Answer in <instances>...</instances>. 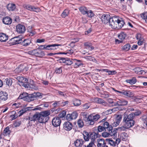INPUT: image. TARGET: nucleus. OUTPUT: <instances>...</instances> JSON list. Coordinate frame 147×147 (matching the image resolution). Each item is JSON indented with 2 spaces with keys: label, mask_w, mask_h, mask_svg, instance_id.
Instances as JSON below:
<instances>
[{
  "label": "nucleus",
  "mask_w": 147,
  "mask_h": 147,
  "mask_svg": "<svg viewBox=\"0 0 147 147\" xmlns=\"http://www.w3.org/2000/svg\"><path fill=\"white\" fill-rule=\"evenodd\" d=\"M92 101L106 106L108 105V103L104 100L100 98L96 97L93 98Z\"/></svg>",
  "instance_id": "nucleus-8"
},
{
  "label": "nucleus",
  "mask_w": 147,
  "mask_h": 147,
  "mask_svg": "<svg viewBox=\"0 0 147 147\" xmlns=\"http://www.w3.org/2000/svg\"><path fill=\"white\" fill-rule=\"evenodd\" d=\"M133 113L134 115V117L135 116H138L141 114V112L140 110H137L136 112L132 113L131 114Z\"/></svg>",
  "instance_id": "nucleus-63"
},
{
  "label": "nucleus",
  "mask_w": 147,
  "mask_h": 147,
  "mask_svg": "<svg viewBox=\"0 0 147 147\" xmlns=\"http://www.w3.org/2000/svg\"><path fill=\"white\" fill-rule=\"evenodd\" d=\"M125 82L127 83L130 84H133L136 82L137 79L136 77H133L131 79L126 80Z\"/></svg>",
  "instance_id": "nucleus-27"
},
{
  "label": "nucleus",
  "mask_w": 147,
  "mask_h": 147,
  "mask_svg": "<svg viewBox=\"0 0 147 147\" xmlns=\"http://www.w3.org/2000/svg\"><path fill=\"white\" fill-rule=\"evenodd\" d=\"M66 115V112L64 111H62L61 113H60L59 115V118H63Z\"/></svg>",
  "instance_id": "nucleus-61"
},
{
  "label": "nucleus",
  "mask_w": 147,
  "mask_h": 147,
  "mask_svg": "<svg viewBox=\"0 0 147 147\" xmlns=\"http://www.w3.org/2000/svg\"><path fill=\"white\" fill-rule=\"evenodd\" d=\"M83 138L85 141H87L89 140V136L87 132L85 131L84 132L83 134Z\"/></svg>",
  "instance_id": "nucleus-38"
},
{
  "label": "nucleus",
  "mask_w": 147,
  "mask_h": 147,
  "mask_svg": "<svg viewBox=\"0 0 147 147\" xmlns=\"http://www.w3.org/2000/svg\"><path fill=\"white\" fill-rule=\"evenodd\" d=\"M78 125L79 127H82L84 125L83 121L81 119H79L78 122Z\"/></svg>",
  "instance_id": "nucleus-51"
},
{
  "label": "nucleus",
  "mask_w": 147,
  "mask_h": 147,
  "mask_svg": "<svg viewBox=\"0 0 147 147\" xmlns=\"http://www.w3.org/2000/svg\"><path fill=\"white\" fill-rule=\"evenodd\" d=\"M96 143L97 147H108L107 145L106 139L105 141L103 139H97Z\"/></svg>",
  "instance_id": "nucleus-5"
},
{
  "label": "nucleus",
  "mask_w": 147,
  "mask_h": 147,
  "mask_svg": "<svg viewBox=\"0 0 147 147\" xmlns=\"http://www.w3.org/2000/svg\"><path fill=\"white\" fill-rule=\"evenodd\" d=\"M33 95L35 99H36L37 98H42L41 94L40 92H36L33 93Z\"/></svg>",
  "instance_id": "nucleus-43"
},
{
  "label": "nucleus",
  "mask_w": 147,
  "mask_h": 147,
  "mask_svg": "<svg viewBox=\"0 0 147 147\" xmlns=\"http://www.w3.org/2000/svg\"><path fill=\"white\" fill-rule=\"evenodd\" d=\"M2 21L3 23L5 24L9 25L12 23V20L10 17L7 16L3 18Z\"/></svg>",
  "instance_id": "nucleus-14"
},
{
  "label": "nucleus",
  "mask_w": 147,
  "mask_h": 147,
  "mask_svg": "<svg viewBox=\"0 0 147 147\" xmlns=\"http://www.w3.org/2000/svg\"><path fill=\"white\" fill-rule=\"evenodd\" d=\"M34 7V6H32L30 5H28L25 6V8L28 10L31 11H33Z\"/></svg>",
  "instance_id": "nucleus-55"
},
{
  "label": "nucleus",
  "mask_w": 147,
  "mask_h": 147,
  "mask_svg": "<svg viewBox=\"0 0 147 147\" xmlns=\"http://www.w3.org/2000/svg\"><path fill=\"white\" fill-rule=\"evenodd\" d=\"M86 14H87L88 16L90 18H92L94 15V14L91 10H88Z\"/></svg>",
  "instance_id": "nucleus-50"
},
{
  "label": "nucleus",
  "mask_w": 147,
  "mask_h": 147,
  "mask_svg": "<svg viewBox=\"0 0 147 147\" xmlns=\"http://www.w3.org/2000/svg\"><path fill=\"white\" fill-rule=\"evenodd\" d=\"M78 113L76 112H74L71 114V116L73 119H76L78 116Z\"/></svg>",
  "instance_id": "nucleus-56"
},
{
  "label": "nucleus",
  "mask_w": 147,
  "mask_h": 147,
  "mask_svg": "<svg viewBox=\"0 0 147 147\" xmlns=\"http://www.w3.org/2000/svg\"><path fill=\"white\" fill-rule=\"evenodd\" d=\"M128 134L125 132H122L121 134L120 139L125 141L128 137Z\"/></svg>",
  "instance_id": "nucleus-32"
},
{
  "label": "nucleus",
  "mask_w": 147,
  "mask_h": 147,
  "mask_svg": "<svg viewBox=\"0 0 147 147\" xmlns=\"http://www.w3.org/2000/svg\"><path fill=\"white\" fill-rule=\"evenodd\" d=\"M24 69V65H21L18 68L16 69L15 71V72L18 73L22 71Z\"/></svg>",
  "instance_id": "nucleus-36"
},
{
  "label": "nucleus",
  "mask_w": 147,
  "mask_h": 147,
  "mask_svg": "<svg viewBox=\"0 0 147 147\" xmlns=\"http://www.w3.org/2000/svg\"><path fill=\"white\" fill-rule=\"evenodd\" d=\"M84 120L86 122H87L90 125H93L94 123V121H97L100 117V115L97 114L95 115H90L86 117V113H84Z\"/></svg>",
  "instance_id": "nucleus-2"
},
{
  "label": "nucleus",
  "mask_w": 147,
  "mask_h": 147,
  "mask_svg": "<svg viewBox=\"0 0 147 147\" xmlns=\"http://www.w3.org/2000/svg\"><path fill=\"white\" fill-rule=\"evenodd\" d=\"M61 46V45L58 44H54L52 45H47V50H55L57 48H56V47Z\"/></svg>",
  "instance_id": "nucleus-21"
},
{
  "label": "nucleus",
  "mask_w": 147,
  "mask_h": 147,
  "mask_svg": "<svg viewBox=\"0 0 147 147\" xmlns=\"http://www.w3.org/2000/svg\"><path fill=\"white\" fill-rule=\"evenodd\" d=\"M110 135L109 133L107 132H103L102 134V136L103 137L106 138L108 137Z\"/></svg>",
  "instance_id": "nucleus-64"
},
{
  "label": "nucleus",
  "mask_w": 147,
  "mask_h": 147,
  "mask_svg": "<svg viewBox=\"0 0 147 147\" xmlns=\"http://www.w3.org/2000/svg\"><path fill=\"white\" fill-rule=\"evenodd\" d=\"M16 30L19 34H23L26 31L25 27L23 24H18L16 26Z\"/></svg>",
  "instance_id": "nucleus-3"
},
{
  "label": "nucleus",
  "mask_w": 147,
  "mask_h": 147,
  "mask_svg": "<svg viewBox=\"0 0 147 147\" xmlns=\"http://www.w3.org/2000/svg\"><path fill=\"white\" fill-rule=\"evenodd\" d=\"M107 144H109L111 146H115L116 145V143L113 140L110 139H106Z\"/></svg>",
  "instance_id": "nucleus-40"
},
{
  "label": "nucleus",
  "mask_w": 147,
  "mask_h": 147,
  "mask_svg": "<svg viewBox=\"0 0 147 147\" xmlns=\"http://www.w3.org/2000/svg\"><path fill=\"white\" fill-rule=\"evenodd\" d=\"M131 46L129 44L127 43L122 47L121 49L123 51H127L130 48Z\"/></svg>",
  "instance_id": "nucleus-35"
},
{
  "label": "nucleus",
  "mask_w": 147,
  "mask_h": 147,
  "mask_svg": "<svg viewBox=\"0 0 147 147\" xmlns=\"http://www.w3.org/2000/svg\"><path fill=\"white\" fill-rule=\"evenodd\" d=\"M107 100L108 102L110 104H113L111 105L112 106H114V105L115 103H116V102H114L113 101V99L111 98H109Z\"/></svg>",
  "instance_id": "nucleus-57"
},
{
  "label": "nucleus",
  "mask_w": 147,
  "mask_h": 147,
  "mask_svg": "<svg viewBox=\"0 0 147 147\" xmlns=\"http://www.w3.org/2000/svg\"><path fill=\"white\" fill-rule=\"evenodd\" d=\"M62 71L61 67L57 68H56L55 73L57 74H59L62 73Z\"/></svg>",
  "instance_id": "nucleus-48"
},
{
  "label": "nucleus",
  "mask_w": 147,
  "mask_h": 147,
  "mask_svg": "<svg viewBox=\"0 0 147 147\" xmlns=\"http://www.w3.org/2000/svg\"><path fill=\"white\" fill-rule=\"evenodd\" d=\"M11 41L12 42L13 45H14L21 43L22 40L21 38L18 36L11 39Z\"/></svg>",
  "instance_id": "nucleus-11"
},
{
  "label": "nucleus",
  "mask_w": 147,
  "mask_h": 147,
  "mask_svg": "<svg viewBox=\"0 0 147 147\" xmlns=\"http://www.w3.org/2000/svg\"><path fill=\"white\" fill-rule=\"evenodd\" d=\"M99 137V135L98 134L95 132H92L90 136V138L91 141L96 142H97V138Z\"/></svg>",
  "instance_id": "nucleus-12"
},
{
  "label": "nucleus",
  "mask_w": 147,
  "mask_h": 147,
  "mask_svg": "<svg viewBox=\"0 0 147 147\" xmlns=\"http://www.w3.org/2000/svg\"><path fill=\"white\" fill-rule=\"evenodd\" d=\"M8 38V36L6 34L3 33H0V41L1 42H5L7 40Z\"/></svg>",
  "instance_id": "nucleus-18"
},
{
  "label": "nucleus",
  "mask_w": 147,
  "mask_h": 147,
  "mask_svg": "<svg viewBox=\"0 0 147 147\" xmlns=\"http://www.w3.org/2000/svg\"><path fill=\"white\" fill-rule=\"evenodd\" d=\"M48 119V117H43L40 114L38 122L41 123H44L47 122Z\"/></svg>",
  "instance_id": "nucleus-22"
},
{
  "label": "nucleus",
  "mask_w": 147,
  "mask_h": 147,
  "mask_svg": "<svg viewBox=\"0 0 147 147\" xmlns=\"http://www.w3.org/2000/svg\"><path fill=\"white\" fill-rule=\"evenodd\" d=\"M80 11L83 15L86 14L88 11V10L85 7H81L79 8Z\"/></svg>",
  "instance_id": "nucleus-29"
},
{
  "label": "nucleus",
  "mask_w": 147,
  "mask_h": 147,
  "mask_svg": "<svg viewBox=\"0 0 147 147\" xmlns=\"http://www.w3.org/2000/svg\"><path fill=\"white\" fill-rule=\"evenodd\" d=\"M98 131L99 132H101L102 131H105V129L104 128L103 126H99L98 127Z\"/></svg>",
  "instance_id": "nucleus-58"
},
{
  "label": "nucleus",
  "mask_w": 147,
  "mask_h": 147,
  "mask_svg": "<svg viewBox=\"0 0 147 147\" xmlns=\"http://www.w3.org/2000/svg\"><path fill=\"white\" fill-rule=\"evenodd\" d=\"M30 88L34 89V90H37L38 89V87L35 84H30Z\"/></svg>",
  "instance_id": "nucleus-62"
},
{
  "label": "nucleus",
  "mask_w": 147,
  "mask_h": 147,
  "mask_svg": "<svg viewBox=\"0 0 147 147\" xmlns=\"http://www.w3.org/2000/svg\"><path fill=\"white\" fill-rule=\"evenodd\" d=\"M27 95V93L24 92L20 95L18 98L19 99H23L24 100H25V99L26 98Z\"/></svg>",
  "instance_id": "nucleus-45"
},
{
  "label": "nucleus",
  "mask_w": 147,
  "mask_h": 147,
  "mask_svg": "<svg viewBox=\"0 0 147 147\" xmlns=\"http://www.w3.org/2000/svg\"><path fill=\"white\" fill-rule=\"evenodd\" d=\"M57 93L60 96H62L64 97H66L67 96L64 92H62L60 91H58Z\"/></svg>",
  "instance_id": "nucleus-52"
},
{
  "label": "nucleus",
  "mask_w": 147,
  "mask_h": 147,
  "mask_svg": "<svg viewBox=\"0 0 147 147\" xmlns=\"http://www.w3.org/2000/svg\"><path fill=\"white\" fill-rule=\"evenodd\" d=\"M40 114L43 117H48V116L50 114V112L49 111H45L41 112Z\"/></svg>",
  "instance_id": "nucleus-33"
},
{
  "label": "nucleus",
  "mask_w": 147,
  "mask_h": 147,
  "mask_svg": "<svg viewBox=\"0 0 147 147\" xmlns=\"http://www.w3.org/2000/svg\"><path fill=\"white\" fill-rule=\"evenodd\" d=\"M117 129H113L112 128L110 130H109L108 131L111 136H115V135H117Z\"/></svg>",
  "instance_id": "nucleus-34"
},
{
  "label": "nucleus",
  "mask_w": 147,
  "mask_h": 147,
  "mask_svg": "<svg viewBox=\"0 0 147 147\" xmlns=\"http://www.w3.org/2000/svg\"><path fill=\"white\" fill-rule=\"evenodd\" d=\"M40 115V113H36L32 117H29L28 119L29 120V123L30 122L32 121H35L38 120V121L39 118V116Z\"/></svg>",
  "instance_id": "nucleus-15"
},
{
  "label": "nucleus",
  "mask_w": 147,
  "mask_h": 147,
  "mask_svg": "<svg viewBox=\"0 0 147 147\" xmlns=\"http://www.w3.org/2000/svg\"><path fill=\"white\" fill-rule=\"evenodd\" d=\"M5 83L7 85H8L9 86H10L11 85L12 81V80L11 79H8L7 78L5 80Z\"/></svg>",
  "instance_id": "nucleus-44"
},
{
  "label": "nucleus",
  "mask_w": 147,
  "mask_h": 147,
  "mask_svg": "<svg viewBox=\"0 0 147 147\" xmlns=\"http://www.w3.org/2000/svg\"><path fill=\"white\" fill-rule=\"evenodd\" d=\"M73 104L75 106H78L80 105L81 101L77 99H75L73 101Z\"/></svg>",
  "instance_id": "nucleus-41"
},
{
  "label": "nucleus",
  "mask_w": 147,
  "mask_h": 147,
  "mask_svg": "<svg viewBox=\"0 0 147 147\" xmlns=\"http://www.w3.org/2000/svg\"><path fill=\"white\" fill-rule=\"evenodd\" d=\"M28 110V109L27 108H24L22 110H21L19 112V113L20 114L19 115L20 116L22 115L24 113L26 112Z\"/></svg>",
  "instance_id": "nucleus-54"
},
{
  "label": "nucleus",
  "mask_w": 147,
  "mask_h": 147,
  "mask_svg": "<svg viewBox=\"0 0 147 147\" xmlns=\"http://www.w3.org/2000/svg\"><path fill=\"white\" fill-rule=\"evenodd\" d=\"M9 127H7L5 128L3 132L4 135L7 136L9 135L11 131L9 130Z\"/></svg>",
  "instance_id": "nucleus-39"
},
{
  "label": "nucleus",
  "mask_w": 147,
  "mask_h": 147,
  "mask_svg": "<svg viewBox=\"0 0 147 147\" xmlns=\"http://www.w3.org/2000/svg\"><path fill=\"white\" fill-rule=\"evenodd\" d=\"M128 103V101L124 99H118V100L115 103V106H124L126 105Z\"/></svg>",
  "instance_id": "nucleus-6"
},
{
  "label": "nucleus",
  "mask_w": 147,
  "mask_h": 147,
  "mask_svg": "<svg viewBox=\"0 0 147 147\" xmlns=\"http://www.w3.org/2000/svg\"><path fill=\"white\" fill-rule=\"evenodd\" d=\"M126 36L127 34L124 32H121L118 36V38L123 41L125 39Z\"/></svg>",
  "instance_id": "nucleus-28"
},
{
  "label": "nucleus",
  "mask_w": 147,
  "mask_h": 147,
  "mask_svg": "<svg viewBox=\"0 0 147 147\" xmlns=\"http://www.w3.org/2000/svg\"><path fill=\"white\" fill-rule=\"evenodd\" d=\"M16 5L14 4L13 3H9L7 6V9L9 11H13L16 8Z\"/></svg>",
  "instance_id": "nucleus-25"
},
{
  "label": "nucleus",
  "mask_w": 147,
  "mask_h": 147,
  "mask_svg": "<svg viewBox=\"0 0 147 147\" xmlns=\"http://www.w3.org/2000/svg\"><path fill=\"white\" fill-rule=\"evenodd\" d=\"M84 58L87 61H92L96 63H97V61L96 59L94 57L91 56H86L84 57Z\"/></svg>",
  "instance_id": "nucleus-31"
},
{
  "label": "nucleus",
  "mask_w": 147,
  "mask_h": 147,
  "mask_svg": "<svg viewBox=\"0 0 147 147\" xmlns=\"http://www.w3.org/2000/svg\"><path fill=\"white\" fill-rule=\"evenodd\" d=\"M105 129V131H106V129L107 130H110L112 128V127L111 125H110L109 123L107 122H105L103 124V126Z\"/></svg>",
  "instance_id": "nucleus-26"
},
{
  "label": "nucleus",
  "mask_w": 147,
  "mask_h": 147,
  "mask_svg": "<svg viewBox=\"0 0 147 147\" xmlns=\"http://www.w3.org/2000/svg\"><path fill=\"white\" fill-rule=\"evenodd\" d=\"M125 24L124 22L120 20L117 16L112 17L109 22V26L113 29H119L121 28Z\"/></svg>",
  "instance_id": "nucleus-1"
},
{
  "label": "nucleus",
  "mask_w": 147,
  "mask_h": 147,
  "mask_svg": "<svg viewBox=\"0 0 147 147\" xmlns=\"http://www.w3.org/2000/svg\"><path fill=\"white\" fill-rule=\"evenodd\" d=\"M16 79L19 82L22 83V85L24 83H27L28 81L26 78L22 76H18Z\"/></svg>",
  "instance_id": "nucleus-24"
},
{
  "label": "nucleus",
  "mask_w": 147,
  "mask_h": 147,
  "mask_svg": "<svg viewBox=\"0 0 147 147\" xmlns=\"http://www.w3.org/2000/svg\"><path fill=\"white\" fill-rule=\"evenodd\" d=\"M58 102L59 103L58 104L59 107H64L67 105L68 102L67 101H66L64 102H62L61 101H58Z\"/></svg>",
  "instance_id": "nucleus-47"
},
{
  "label": "nucleus",
  "mask_w": 147,
  "mask_h": 147,
  "mask_svg": "<svg viewBox=\"0 0 147 147\" xmlns=\"http://www.w3.org/2000/svg\"><path fill=\"white\" fill-rule=\"evenodd\" d=\"M66 58L61 57L58 60L59 62L60 63H65Z\"/></svg>",
  "instance_id": "nucleus-60"
},
{
  "label": "nucleus",
  "mask_w": 147,
  "mask_h": 147,
  "mask_svg": "<svg viewBox=\"0 0 147 147\" xmlns=\"http://www.w3.org/2000/svg\"><path fill=\"white\" fill-rule=\"evenodd\" d=\"M47 45H40L38 47V49L40 50H47Z\"/></svg>",
  "instance_id": "nucleus-59"
},
{
  "label": "nucleus",
  "mask_w": 147,
  "mask_h": 147,
  "mask_svg": "<svg viewBox=\"0 0 147 147\" xmlns=\"http://www.w3.org/2000/svg\"><path fill=\"white\" fill-rule=\"evenodd\" d=\"M72 127L73 125L71 123L68 121L65 122L63 125L64 129L66 131H70L72 129Z\"/></svg>",
  "instance_id": "nucleus-9"
},
{
  "label": "nucleus",
  "mask_w": 147,
  "mask_h": 147,
  "mask_svg": "<svg viewBox=\"0 0 147 147\" xmlns=\"http://www.w3.org/2000/svg\"><path fill=\"white\" fill-rule=\"evenodd\" d=\"M35 99L33 93L28 94L27 93V96L25 99V100L28 102H30L33 101Z\"/></svg>",
  "instance_id": "nucleus-23"
},
{
  "label": "nucleus",
  "mask_w": 147,
  "mask_h": 147,
  "mask_svg": "<svg viewBox=\"0 0 147 147\" xmlns=\"http://www.w3.org/2000/svg\"><path fill=\"white\" fill-rule=\"evenodd\" d=\"M96 143V142H93V141L91 140V142L86 146L85 145H84L83 146H84V147H92V146H95L96 145L95 144Z\"/></svg>",
  "instance_id": "nucleus-53"
},
{
  "label": "nucleus",
  "mask_w": 147,
  "mask_h": 147,
  "mask_svg": "<svg viewBox=\"0 0 147 147\" xmlns=\"http://www.w3.org/2000/svg\"><path fill=\"white\" fill-rule=\"evenodd\" d=\"M45 55L44 51H41L38 52L36 50L35 56L36 57H43Z\"/></svg>",
  "instance_id": "nucleus-37"
},
{
  "label": "nucleus",
  "mask_w": 147,
  "mask_h": 147,
  "mask_svg": "<svg viewBox=\"0 0 147 147\" xmlns=\"http://www.w3.org/2000/svg\"><path fill=\"white\" fill-rule=\"evenodd\" d=\"M124 122V124L127 127L129 128L132 127L134 125L135 123L134 121H127V120H123Z\"/></svg>",
  "instance_id": "nucleus-19"
},
{
  "label": "nucleus",
  "mask_w": 147,
  "mask_h": 147,
  "mask_svg": "<svg viewBox=\"0 0 147 147\" xmlns=\"http://www.w3.org/2000/svg\"><path fill=\"white\" fill-rule=\"evenodd\" d=\"M134 118V115L133 113L130 114L129 115H124L123 120L127 121H134L133 120Z\"/></svg>",
  "instance_id": "nucleus-10"
},
{
  "label": "nucleus",
  "mask_w": 147,
  "mask_h": 147,
  "mask_svg": "<svg viewBox=\"0 0 147 147\" xmlns=\"http://www.w3.org/2000/svg\"><path fill=\"white\" fill-rule=\"evenodd\" d=\"M73 63V59H70L68 58H66L65 64L67 65H70Z\"/></svg>",
  "instance_id": "nucleus-46"
},
{
  "label": "nucleus",
  "mask_w": 147,
  "mask_h": 147,
  "mask_svg": "<svg viewBox=\"0 0 147 147\" xmlns=\"http://www.w3.org/2000/svg\"><path fill=\"white\" fill-rule=\"evenodd\" d=\"M8 98V94L7 92L1 91L0 92V100L5 101Z\"/></svg>",
  "instance_id": "nucleus-13"
},
{
  "label": "nucleus",
  "mask_w": 147,
  "mask_h": 147,
  "mask_svg": "<svg viewBox=\"0 0 147 147\" xmlns=\"http://www.w3.org/2000/svg\"><path fill=\"white\" fill-rule=\"evenodd\" d=\"M69 13V11L68 10L65 9L62 13L61 14V16L63 18H65L66 16H68Z\"/></svg>",
  "instance_id": "nucleus-42"
},
{
  "label": "nucleus",
  "mask_w": 147,
  "mask_h": 147,
  "mask_svg": "<svg viewBox=\"0 0 147 147\" xmlns=\"http://www.w3.org/2000/svg\"><path fill=\"white\" fill-rule=\"evenodd\" d=\"M123 95L127 98H129L133 96V94L131 92L128 90H124Z\"/></svg>",
  "instance_id": "nucleus-20"
},
{
  "label": "nucleus",
  "mask_w": 147,
  "mask_h": 147,
  "mask_svg": "<svg viewBox=\"0 0 147 147\" xmlns=\"http://www.w3.org/2000/svg\"><path fill=\"white\" fill-rule=\"evenodd\" d=\"M111 18L109 14H105L101 17V20L102 22L104 24H106L109 22V25L110 21Z\"/></svg>",
  "instance_id": "nucleus-4"
},
{
  "label": "nucleus",
  "mask_w": 147,
  "mask_h": 147,
  "mask_svg": "<svg viewBox=\"0 0 147 147\" xmlns=\"http://www.w3.org/2000/svg\"><path fill=\"white\" fill-rule=\"evenodd\" d=\"M61 123V120L59 117H55L52 119V124L55 127L60 126Z\"/></svg>",
  "instance_id": "nucleus-7"
},
{
  "label": "nucleus",
  "mask_w": 147,
  "mask_h": 147,
  "mask_svg": "<svg viewBox=\"0 0 147 147\" xmlns=\"http://www.w3.org/2000/svg\"><path fill=\"white\" fill-rule=\"evenodd\" d=\"M30 43V40L28 39H27L22 40V42L21 43L22 45L26 47L29 45Z\"/></svg>",
  "instance_id": "nucleus-30"
},
{
  "label": "nucleus",
  "mask_w": 147,
  "mask_h": 147,
  "mask_svg": "<svg viewBox=\"0 0 147 147\" xmlns=\"http://www.w3.org/2000/svg\"><path fill=\"white\" fill-rule=\"evenodd\" d=\"M128 128H129L127 127L124 124V126L118 127L117 129L120 131H125Z\"/></svg>",
  "instance_id": "nucleus-49"
},
{
  "label": "nucleus",
  "mask_w": 147,
  "mask_h": 147,
  "mask_svg": "<svg viewBox=\"0 0 147 147\" xmlns=\"http://www.w3.org/2000/svg\"><path fill=\"white\" fill-rule=\"evenodd\" d=\"M73 63H74V67H78L81 65H83L82 61L77 60L76 59H73Z\"/></svg>",
  "instance_id": "nucleus-16"
},
{
  "label": "nucleus",
  "mask_w": 147,
  "mask_h": 147,
  "mask_svg": "<svg viewBox=\"0 0 147 147\" xmlns=\"http://www.w3.org/2000/svg\"><path fill=\"white\" fill-rule=\"evenodd\" d=\"M84 142L82 139H77L74 142V144L76 147H81Z\"/></svg>",
  "instance_id": "nucleus-17"
}]
</instances>
